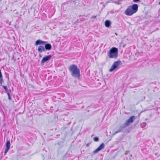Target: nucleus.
<instances>
[{
	"mask_svg": "<svg viewBox=\"0 0 160 160\" xmlns=\"http://www.w3.org/2000/svg\"><path fill=\"white\" fill-rule=\"evenodd\" d=\"M69 70L71 75L75 78H79L80 76V72L79 69L77 65L74 64L70 65L68 68Z\"/></svg>",
	"mask_w": 160,
	"mask_h": 160,
	"instance_id": "1",
	"label": "nucleus"
},
{
	"mask_svg": "<svg viewBox=\"0 0 160 160\" xmlns=\"http://www.w3.org/2000/svg\"><path fill=\"white\" fill-rule=\"evenodd\" d=\"M138 8V5L135 4H134L132 6H129L125 11L124 13L127 16H132L137 12Z\"/></svg>",
	"mask_w": 160,
	"mask_h": 160,
	"instance_id": "2",
	"label": "nucleus"
},
{
	"mask_svg": "<svg viewBox=\"0 0 160 160\" xmlns=\"http://www.w3.org/2000/svg\"><path fill=\"white\" fill-rule=\"evenodd\" d=\"M136 118L135 116H131L128 120L126 121L123 126H121L120 127L118 131H116L114 133V134L121 132L123 129L129 126Z\"/></svg>",
	"mask_w": 160,
	"mask_h": 160,
	"instance_id": "3",
	"label": "nucleus"
},
{
	"mask_svg": "<svg viewBox=\"0 0 160 160\" xmlns=\"http://www.w3.org/2000/svg\"><path fill=\"white\" fill-rule=\"evenodd\" d=\"M118 49L115 47H113L110 49L108 53V54L109 58H117L118 56Z\"/></svg>",
	"mask_w": 160,
	"mask_h": 160,
	"instance_id": "4",
	"label": "nucleus"
},
{
	"mask_svg": "<svg viewBox=\"0 0 160 160\" xmlns=\"http://www.w3.org/2000/svg\"><path fill=\"white\" fill-rule=\"evenodd\" d=\"M122 62L120 61L115 62L109 70V71L112 72L118 68Z\"/></svg>",
	"mask_w": 160,
	"mask_h": 160,
	"instance_id": "5",
	"label": "nucleus"
},
{
	"mask_svg": "<svg viewBox=\"0 0 160 160\" xmlns=\"http://www.w3.org/2000/svg\"><path fill=\"white\" fill-rule=\"evenodd\" d=\"M6 148L4 152V155H5L10 148V143L9 141H7L6 144Z\"/></svg>",
	"mask_w": 160,
	"mask_h": 160,
	"instance_id": "6",
	"label": "nucleus"
},
{
	"mask_svg": "<svg viewBox=\"0 0 160 160\" xmlns=\"http://www.w3.org/2000/svg\"><path fill=\"white\" fill-rule=\"evenodd\" d=\"M105 145L103 143H102L98 148L93 151V152L94 153H97L103 149Z\"/></svg>",
	"mask_w": 160,
	"mask_h": 160,
	"instance_id": "7",
	"label": "nucleus"
},
{
	"mask_svg": "<svg viewBox=\"0 0 160 160\" xmlns=\"http://www.w3.org/2000/svg\"><path fill=\"white\" fill-rule=\"evenodd\" d=\"M52 56L49 55L44 57L41 61V63H43L48 61L51 58Z\"/></svg>",
	"mask_w": 160,
	"mask_h": 160,
	"instance_id": "8",
	"label": "nucleus"
},
{
	"mask_svg": "<svg viewBox=\"0 0 160 160\" xmlns=\"http://www.w3.org/2000/svg\"><path fill=\"white\" fill-rule=\"evenodd\" d=\"M46 43V42L42 41L40 40H38L35 42V45H44Z\"/></svg>",
	"mask_w": 160,
	"mask_h": 160,
	"instance_id": "9",
	"label": "nucleus"
},
{
	"mask_svg": "<svg viewBox=\"0 0 160 160\" xmlns=\"http://www.w3.org/2000/svg\"><path fill=\"white\" fill-rule=\"evenodd\" d=\"M38 50L39 53H42L43 52L45 51V50L43 46H40L38 47Z\"/></svg>",
	"mask_w": 160,
	"mask_h": 160,
	"instance_id": "10",
	"label": "nucleus"
},
{
	"mask_svg": "<svg viewBox=\"0 0 160 160\" xmlns=\"http://www.w3.org/2000/svg\"><path fill=\"white\" fill-rule=\"evenodd\" d=\"M45 45V49L47 50H50L52 48V46L49 43H47L46 44V43L44 44Z\"/></svg>",
	"mask_w": 160,
	"mask_h": 160,
	"instance_id": "11",
	"label": "nucleus"
},
{
	"mask_svg": "<svg viewBox=\"0 0 160 160\" xmlns=\"http://www.w3.org/2000/svg\"><path fill=\"white\" fill-rule=\"evenodd\" d=\"M111 24V22L109 20H107L105 22V25L106 27H109Z\"/></svg>",
	"mask_w": 160,
	"mask_h": 160,
	"instance_id": "12",
	"label": "nucleus"
},
{
	"mask_svg": "<svg viewBox=\"0 0 160 160\" xmlns=\"http://www.w3.org/2000/svg\"><path fill=\"white\" fill-rule=\"evenodd\" d=\"M2 88H4V90L7 92H8V89L7 88V87L3 85L2 86Z\"/></svg>",
	"mask_w": 160,
	"mask_h": 160,
	"instance_id": "13",
	"label": "nucleus"
},
{
	"mask_svg": "<svg viewBox=\"0 0 160 160\" xmlns=\"http://www.w3.org/2000/svg\"><path fill=\"white\" fill-rule=\"evenodd\" d=\"M94 141L95 142H97L98 141V138L97 137H95L93 138Z\"/></svg>",
	"mask_w": 160,
	"mask_h": 160,
	"instance_id": "14",
	"label": "nucleus"
},
{
	"mask_svg": "<svg viewBox=\"0 0 160 160\" xmlns=\"http://www.w3.org/2000/svg\"><path fill=\"white\" fill-rule=\"evenodd\" d=\"M7 94H8V96L9 100H10V101L11 100H12V98H11V96H10V94L9 93H7Z\"/></svg>",
	"mask_w": 160,
	"mask_h": 160,
	"instance_id": "15",
	"label": "nucleus"
},
{
	"mask_svg": "<svg viewBox=\"0 0 160 160\" xmlns=\"http://www.w3.org/2000/svg\"><path fill=\"white\" fill-rule=\"evenodd\" d=\"M139 0H133V1L134 2H137L139 1Z\"/></svg>",
	"mask_w": 160,
	"mask_h": 160,
	"instance_id": "16",
	"label": "nucleus"
},
{
	"mask_svg": "<svg viewBox=\"0 0 160 160\" xmlns=\"http://www.w3.org/2000/svg\"><path fill=\"white\" fill-rule=\"evenodd\" d=\"M90 144V143H88L86 145V146L87 147H88L89 146Z\"/></svg>",
	"mask_w": 160,
	"mask_h": 160,
	"instance_id": "17",
	"label": "nucleus"
},
{
	"mask_svg": "<svg viewBox=\"0 0 160 160\" xmlns=\"http://www.w3.org/2000/svg\"><path fill=\"white\" fill-rule=\"evenodd\" d=\"M96 17H97V16H92L91 18H96Z\"/></svg>",
	"mask_w": 160,
	"mask_h": 160,
	"instance_id": "18",
	"label": "nucleus"
},
{
	"mask_svg": "<svg viewBox=\"0 0 160 160\" xmlns=\"http://www.w3.org/2000/svg\"><path fill=\"white\" fill-rule=\"evenodd\" d=\"M129 152V151H127L126 152H125V154H127Z\"/></svg>",
	"mask_w": 160,
	"mask_h": 160,
	"instance_id": "19",
	"label": "nucleus"
},
{
	"mask_svg": "<svg viewBox=\"0 0 160 160\" xmlns=\"http://www.w3.org/2000/svg\"><path fill=\"white\" fill-rule=\"evenodd\" d=\"M2 81H3V80L2 79V78H1L0 83H1V84H2Z\"/></svg>",
	"mask_w": 160,
	"mask_h": 160,
	"instance_id": "20",
	"label": "nucleus"
},
{
	"mask_svg": "<svg viewBox=\"0 0 160 160\" xmlns=\"http://www.w3.org/2000/svg\"><path fill=\"white\" fill-rule=\"evenodd\" d=\"M143 124L145 125V124H146V123H142V125Z\"/></svg>",
	"mask_w": 160,
	"mask_h": 160,
	"instance_id": "21",
	"label": "nucleus"
},
{
	"mask_svg": "<svg viewBox=\"0 0 160 160\" xmlns=\"http://www.w3.org/2000/svg\"><path fill=\"white\" fill-rule=\"evenodd\" d=\"M158 4L160 5V1L159 2Z\"/></svg>",
	"mask_w": 160,
	"mask_h": 160,
	"instance_id": "22",
	"label": "nucleus"
}]
</instances>
